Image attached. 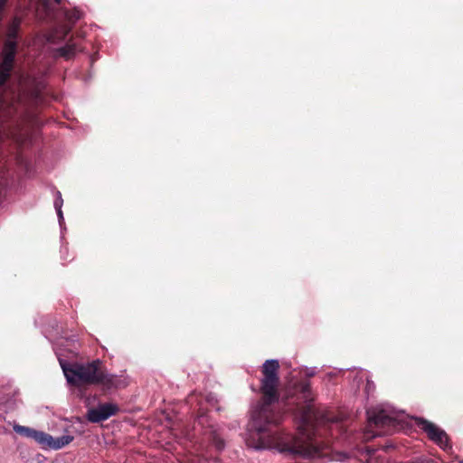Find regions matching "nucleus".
<instances>
[{"instance_id":"0eeeda50","label":"nucleus","mask_w":463,"mask_h":463,"mask_svg":"<svg viewBox=\"0 0 463 463\" xmlns=\"http://www.w3.org/2000/svg\"><path fill=\"white\" fill-rule=\"evenodd\" d=\"M44 439L41 442V447L43 449H54L58 450L67 446L73 440V436L71 435H63L58 438H53L49 433L44 432Z\"/></svg>"},{"instance_id":"9b49d317","label":"nucleus","mask_w":463,"mask_h":463,"mask_svg":"<svg viewBox=\"0 0 463 463\" xmlns=\"http://www.w3.org/2000/svg\"><path fill=\"white\" fill-rule=\"evenodd\" d=\"M213 444L219 451H222L225 447L224 440L217 435L213 437Z\"/></svg>"},{"instance_id":"423d86ee","label":"nucleus","mask_w":463,"mask_h":463,"mask_svg":"<svg viewBox=\"0 0 463 463\" xmlns=\"http://www.w3.org/2000/svg\"><path fill=\"white\" fill-rule=\"evenodd\" d=\"M118 411L119 408L115 403H101L97 408L88 410L87 419L90 422L98 423L116 415Z\"/></svg>"},{"instance_id":"39448f33","label":"nucleus","mask_w":463,"mask_h":463,"mask_svg":"<svg viewBox=\"0 0 463 463\" xmlns=\"http://www.w3.org/2000/svg\"><path fill=\"white\" fill-rule=\"evenodd\" d=\"M418 426L427 434L430 440L439 446L442 449L446 450L448 448H451L449 444L448 434L434 423L425 419H419Z\"/></svg>"},{"instance_id":"f8f14e48","label":"nucleus","mask_w":463,"mask_h":463,"mask_svg":"<svg viewBox=\"0 0 463 463\" xmlns=\"http://www.w3.org/2000/svg\"><path fill=\"white\" fill-rule=\"evenodd\" d=\"M81 14L79 11L75 10L68 14V19L71 23H75L80 18Z\"/></svg>"},{"instance_id":"f3484780","label":"nucleus","mask_w":463,"mask_h":463,"mask_svg":"<svg viewBox=\"0 0 463 463\" xmlns=\"http://www.w3.org/2000/svg\"><path fill=\"white\" fill-rule=\"evenodd\" d=\"M39 2H44V0H39Z\"/></svg>"},{"instance_id":"9d476101","label":"nucleus","mask_w":463,"mask_h":463,"mask_svg":"<svg viewBox=\"0 0 463 463\" xmlns=\"http://www.w3.org/2000/svg\"><path fill=\"white\" fill-rule=\"evenodd\" d=\"M20 20L14 19L12 24L8 27L7 30V39L6 41H14L16 42L17 36H18V31L20 27Z\"/></svg>"},{"instance_id":"4468645a","label":"nucleus","mask_w":463,"mask_h":463,"mask_svg":"<svg viewBox=\"0 0 463 463\" xmlns=\"http://www.w3.org/2000/svg\"><path fill=\"white\" fill-rule=\"evenodd\" d=\"M55 201H58V204H60L61 206L62 204V199H61V194L59 193V197L55 200Z\"/></svg>"},{"instance_id":"f03ea898","label":"nucleus","mask_w":463,"mask_h":463,"mask_svg":"<svg viewBox=\"0 0 463 463\" xmlns=\"http://www.w3.org/2000/svg\"><path fill=\"white\" fill-rule=\"evenodd\" d=\"M61 366L69 383L74 386L101 385L103 390L109 391L121 386V380L109 374L100 360L88 364H66L61 361Z\"/></svg>"},{"instance_id":"7ed1b4c3","label":"nucleus","mask_w":463,"mask_h":463,"mask_svg":"<svg viewBox=\"0 0 463 463\" xmlns=\"http://www.w3.org/2000/svg\"><path fill=\"white\" fill-rule=\"evenodd\" d=\"M368 420L373 436L391 433L400 428L399 421L395 418L387 415L384 411H380L369 416Z\"/></svg>"},{"instance_id":"20e7f679","label":"nucleus","mask_w":463,"mask_h":463,"mask_svg":"<svg viewBox=\"0 0 463 463\" xmlns=\"http://www.w3.org/2000/svg\"><path fill=\"white\" fill-rule=\"evenodd\" d=\"M16 51V42L5 41L2 52V62L0 63V86H4L11 76L14 66Z\"/></svg>"},{"instance_id":"f257e3e1","label":"nucleus","mask_w":463,"mask_h":463,"mask_svg":"<svg viewBox=\"0 0 463 463\" xmlns=\"http://www.w3.org/2000/svg\"><path fill=\"white\" fill-rule=\"evenodd\" d=\"M279 363L278 360H267L262 364L260 392L262 394L259 407L252 413V427L260 440L269 439L274 442L278 450L293 458H316L330 453L329 445L322 437V429L329 428L338 422L337 417L329 412H316L311 405L314 401L310 383L301 381L295 385L296 405L299 411L301 423L297 435H282L272 431L282 420L283 413L275 409L279 399ZM264 441H262L263 443Z\"/></svg>"},{"instance_id":"6e6552de","label":"nucleus","mask_w":463,"mask_h":463,"mask_svg":"<svg viewBox=\"0 0 463 463\" xmlns=\"http://www.w3.org/2000/svg\"><path fill=\"white\" fill-rule=\"evenodd\" d=\"M13 429H14V430L17 434H19V435H21L23 437L33 439L40 446H41L42 440H43V439H44L43 437H45L43 431L36 430L32 429L30 427L22 426V425H19V424H16V423L14 424Z\"/></svg>"},{"instance_id":"dca6fc26","label":"nucleus","mask_w":463,"mask_h":463,"mask_svg":"<svg viewBox=\"0 0 463 463\" xmlns=\"http://www.w3.org/2000/svg\"><path fill=\"white\" fill-rule=\"evenodd\" d=\"M390 448H393V446H392V444H390V445H386V446H384L383 449H384L385 451H388Z\"/></svg>"},{"instance_id":"2eb2a0df","label":"nucleus","mask_w":463,"mask_h":463,"mask_svg":"<svg viewBox=\"0 0 463 463\" xmlns=\"http://www.w3.org/2000/svg\"><path fill=\"white\" fill-rule=\"evenodd\" d=\"M6 0H0V11L2 10L3 6L5 5Z\"/></svg>"},{"instance_id":"1a4fd4ad","label":"nucleus","mask_w":463,"mask_h":463,"mask_svg":"<svg viewBox=\"0 0 463 463\" xmlns=\"http://www.w3.org/2000/svg\"><path fill=\"white\" fill-rule=\"evenodd\" d=\"M77 51V44L71 42H68L64 46L55 50V55L63 57L66 60H70L75 55Z\"/></svg>"},{"instance_id":"ddd939ff","label":"nucleus","mask_w":463,"mask_h":463,"mask_svg":"<svg viewBox=\"0 0 463 463\" xmlns=\"http://www.w3.org/2000/svg\"><path fill=\"white\" fill-rule=\"evenodd\" d=\"M54 207L57 211V213H58V216L60 219H62V212H61V205L58 204V201H55L54 202Z\"/></svg>"}]
</instances>
